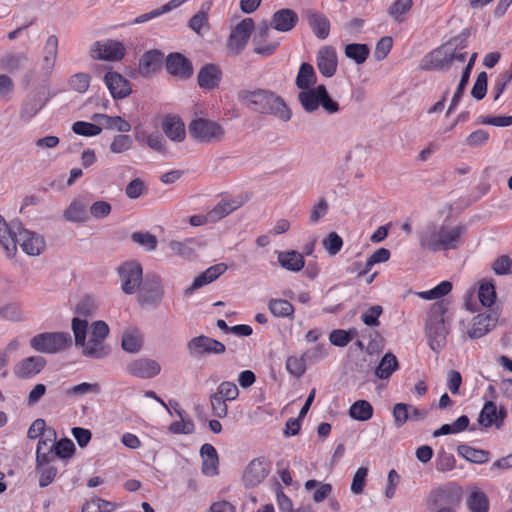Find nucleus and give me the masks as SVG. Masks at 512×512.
Segmentation results:
<instances>
[{"instance_id":"obj_1","label":"nucleus","mask_w":512,"mask_h":512,"mask_svg":"<svg viewBox=\"0 0 512 512\" xmlns=\"http://www.w3.org/2000/svg\"><path fill=\"white\" fill-rule=\"evenodd\" d=\"M88 322L78 317L72 320V330L75 344L82 347V353L86 357L101 359L110 353V348L105 344L109 334V327L104 321H95L89 331V339L86 341Z\"/></svg>"},{"instance_id":"obj_2","label":"nucleus","mask_w":512,"mask_h":512,"mask_svg":"<svg viewBox=\"0 0 512 512\" xmlns=\"http://www.w3.org/2000/svg\"><path fill=\"white\" fill-rule=\"evenodd\" d=\"M239 99L250 109L271 114L287 122L291 118V111L284 100L275 93L267 90H243L239 92Z\"/></svg>"},{"instance_id":"obj_3","label":"nucleus","mask_w":512,"mask_h":512,"mask_svg":"<svg viewBox=\"0 0 512 512\" xmlns=\"http://www.w3.org/2000/svg\"><path fill=\"white\" fill-rule=\"evenodd\" d=\"M464 231V226H431L423 234L421 244L432 251L456 249Z\"/></svg>"},{"instance_id":"obj_4","label":"nucleus","mask_w":512,"mask_h":512,"mask_svg":"<svg viewBox=\"0 0 512 512\" xmlns=\"http://www.w3.org/2000/svg\"><path fill=\"white\" fill-rule=\"evenodd\" d=\"M446 308L443 303L432 305L425 325V332L430 348L439 352L446 344V336L449 333V324L445 321Z\"/></svg>"},{"instance_id":"obj_5","label":"nucleus","mask_w":512,"mask_h":512,"mask_svg":"<svg viewBox=\"0 0 512 512\" xmlns=\"http://www.w3.org/2000/svg\"><path fill=\"white\" fill-rule=\"evenodd\" d=\"M298 100L303 109L312 113L321 107L326 113L334 114L340 109L337 101L331 98L324 85H318L299 92Z\"/></svg>"},{"instance_id":"obj_6","label":"nucleus","mask_w":512,"mask_h":512,"mask_svg":"<svg viewBox=\"0 0 512 512\" xmlns=\"http://www.w3.org/2000/svg\"><path fill=\"white\" fill-rule=\"evenodd\" d=\"M462 487L456 482H447L432 489L427 497L430 507H451L455 509L462 500Z\"/></svg>"},{"instance_id":"obj_7","label":"nucleus","mask_w":512,"mask_h":512,"mask_svg":"<svg viewBox=\"0 0 512 512\" xmlns=\"http://www.w3.org/2000/svg\"><path fill=\"white\" fill-rule=\"evenodd\" d=\"M72 343L71 335L67 332H44L35 335L30 340L33 350L45 354H55Z\"/></svg>"},{"instance_id":"obj_8","label":"nucleus","mask_w":512,"mask_h":512,"mask_svg":"<svg viewBox=\"0 0 512 512\" xmlns=\"http://www.w3.org/2000/svg\"><path fill=\"white\" fill-rule=\"evenodd\" d=\"M190 136L202 143L221 141L225 135L223 127L206 118H196L188 126Z\"/></svg>"},{"instance_id":"obj_9","label":"nucleus","mask_w":512,"mask_h":512,"mask_svg":"<svg viewBox=\"0 0 512 512\" xmlns=\"http://www.w3.org/2000/svg\"><path fill=\"white\" fill-rule=\"evenodd\" d=\"M122 291L127 295H132L142 286L143 270L141 264L136 260H130L122 263L117 268Z\"/></svg>"},{"instance_id":"obj_10","label":"nucleus","mask_w":512,"mask_h":512,"mask_svg":"<svg viewBox=\"0 0 512 512\" xmlns=\"http://www.w3.org/2000/svg\"><path fill=\"white\" fill-rule=\"evenodd\" d=\"M272 463L264 457L252 459L242 473V482L246 488H254L260 485L271 472Z\"/></svg>"},{"instance_id":"obj_11","label":"nucleus","mask_w":512,"mask_h":512,"mask_svg":"<svg viewBox=\"0 0 512 512\" xmlns=\"http://www.w3.org/2000/svg\"><path fill=\"white\" fill-rule=\"evenodd\" d=\"M255 28L252 18H244L231 31L227 40V49L233 55L240 54L248 43Z\"/></svg>"},{"instance_id":"obj_12","label":"nucleus","mask_w":512,"mask_h":512,"mask_svg":"<svg viewBox=\"0 0 512 512\" xmlns=\"http://www.w3.org/2000/svg\"><path fill=\"white\" fill-rule=\"evenodd\" d=\"M164 296V289L159 276H147L138 289V301L141 305L157 306Z\"/></svg>"},{"instance_id":"obj_13","label":"nucleus","mask_w":512,"mask_h":512,"mask_svg":"<svg viewBox=\"0 0 512 512\" xmlns=\"http://www.w3.org/2000/svg\"><path fill=\"white\" fill-rule=\"evenodd\" d=\"M90 53L93 59L120 61L125 55V47L119 41L107 39L94 42Z\"/></svg>"},{"instance_id":"obj_14","label":"nucleus","mask_w":512,"mask_h":512,"mask_svg":"<svg viewBox=\"0 0 512 512\" xmlns=\"http://www.w3.org/2000/svg\"><path fill=\"white\" fill-rule=\"evenodd\" d=\"M23 230L21 224L7 223L0 215V245L5 250L7 257L13 258L16 255L20 232Z\"/></svg>"},{"instance_id":"obj_15","label":"nucleus","mask_w":512,"mask_h":512,"mask_svg":"<svg viewBox=\"0 0 512 512\" xmlns=\"http://www.w3.org/2000/svg\"><path fill=\"white\" fill-rule=\"evenodd\" d=\"M453 63L452 48L449 44L440 46L429 54H427L421 61L420 67L424 70H444Z\"/></svg>"},{"instance_id":"obj_16","label":"nucleus","mask_w":512,"mask_h":512,"mask_svg":"<svg viewBox=\"0 0 512 512\" xmlns=\"http://www.w3.org/2000/svg\"><path fill=\"white\" fill-rule=\"evenodd\" d=\"M187 349L192 356H202L204 354H223L226 347L222 342L216 339L200 335L193 337L187 343Z\"/></svg>"},{"instance_id":"obj_17","label":"nucleus","mask_w":512,"mask_h":512,"mask_svg":"<svg viewBox=\"0 0 512 512\" xmlns=\"http://www.w3.org/2000/svg\"><path fill=\"white\" fill-rule=\"evenodd\" d=\"M126 370L131 376L141 379H150L160 373L161 366L153 359L138 358L128 363Z\"/></svg>"},{"instance_id":"obj_18","label":"nucleus","mask_w":512,"mask_h":512,"mask_svg":"<svg viewBox=\"0 0 512 512\" xmlns=\"http://www.w3.org/2000/svg\"><path fill=\"white\" fill-rule=\"evenodd\" d=\"M316 64L319 72L324 77H332L336 73L338 65L335 48L332 46L320 48L316 56Z\"/></svg>"},{"instance_id":"obj_19","label":"nucleus","mask_w":512,"mask_h":512,"mask_svg":"<svg viewBox=\"0 0 512 512\" xmlns=\"http://www.w3.org/2000/svg\"><path fill=\"white\" fill-rule=\"evenodd\" d=\"M46 365L42 356H30L19 361L14 367V374L20 379H29L39 374Z\"/></svg>"},{"instance_id":"obj_20","label":"nucleus","mask_w":512,"mask_h":512,"mask_svg":"<svg viewBox=\"0 0 512 512\" xmlns=\"http://www.w3.org/2000/svg\"><path fill=\"white\" fill-rule=\"evenodd\" d=\"M166 69L169 74L187 79L193 74L192 63L181 53H171L166 59Z\"/></svg>"},{"instance_id":"obj_21","label":"nucleus","mask_w":512,"mask_h":512,"mask_svg":"<svg viewBox=\"0 0 512 512\" xmlns=\"http://www.w3.org/2000/svg\"><path fill=\"white\" fill-rule=\"evenodd\" d=\"M104 82L114 99L126 98L131 93L129 81L117 72H107Z\"/></svg>"},{"instance_id":"obj_22","label":"nucleus","mask_w":512,"mask_h":512,"mask_svg":"<svg viewBox=\"0 0 512 512\" xmlns=\"http://www.w3.org/2000/svg\"><path fill=\"white\" fill-rule=\"evenodd\" d=\"M298 23L297 13L289 8L276 11L271 18L270 27L279 32H289Z\"/></svg>"},{"instance_id":"obj_23","label":"nucleus","mask_w":512,"mask_h":512,"mask_svg":"<svg viewBox=\"0 0 512 512\" xmlns=\"http://www.w3.org/2000/svg\"><path fill=\"white\" fill-rule=\"evenodd\" d=\"M506 416V411L501 408L497 410V406L494 402L488 401L484 404L478 422L481 426L488 428L495 425L497 428L501 427Z\"/></svg>"},{"instance_id":"obj_24","label":"nucleus","mask_w":512,"mask_h":512,"mask_svg":"<svg viewBox=\"0 0 512 512\" xmlns=\"http://www.w3.org/2000/svg\"><path fill=\"white\" fill-rule=\"evenodd\" d=\"M18 244L30 256L39 255L45 248L43 237L26 229L20 232Z\"/></svg>"},{"instance_id":"obj_25","label":"nucleus","mask_w":512,"mask_h":512,"mask_svg":"<svg viewBox=\"0 0 512 512\" xmlns=\"http://www.w3.org/2000/svg\"><path fill=\"white\" fill-rule=\"evenodd\" d=\"M242 197L236 198H223L217 205L208 212L210 221H219L228 216L233 211L237 210L244 204Z\"/></svg>"},{"instance_id":"obj_26","label":"nucleus","mask_w":512,"mask_h":512,"mask_svg":"<svg viewBox=\"0 0 512 512\" xmlns=\"http://www.w3.org/2000/svg\"><path fill=\"white\" fill-rule=\"evenodd\" d=\"M306 20L318 39L324 40L329 36L330 21L324 14L314 10H308L306 12Z\"/></svg>"},{"instance_id":"obj_27","label":"nucleus","mask_w":512,"mask_h":512,"mask_svg":"<svg viewBox=\"0 0 512 512\" xmlns=\"http://www.w3.org/2000/svg\"><path fill=\"white\" fill-rule=\"evenodd\" d=\"M58 54V38L51 35L47 38L44 49L41 69L45 75H50L54 69Z\"/></svg>"},{"instance_id":"obj_28","label":"nucleus","mask_w":512,"mask_h":512,"mask_svg":"<svg viewBox=\"0 0 512 512\" xmlns=\"http://www.w3.org/2000/svg\"><path fill=\"white\" fill-rule=\"evenodd\" d=\"M494 327V320L489 314H478L473 317L471 327L467 335L471 339H479L485 336Z\"/></svg>"},{"instance_id":"obj_29","label":"nucleus","mask_w":512,"mask_h":512,"mask_svg":"<svg viewBox=\"0 0 512 512\" xmlns=\"http://www.w3.org/2000/svg\"><path fill=\"white\" fill-rule=\"evenodd\" d=\"M202 462V473L208 476L218 474L219 458L215 447L212 444L205 443L200 449Z\"/></svg>"},{"instance_id":"obj_30","label":"nucleus","mask_w":512,"mask_h":512,"mask_svg":"<svg viewBox=\"0 0 512 512\" xmlns=\"http://www.w3.org/2000/svg\"><path fill=\"white\" fill-rule=\"evenodd\" d=\"M198 84L202 89L211 90L218 86L221 71L214 64L205 65L198 73Z\"/></svg>"},{"instance_id":"obj_31","label":"nucleus","mask_w":512,"mask_h":512,"mask_svg":"<svg viewBox=\"0 0 512 512\" xmlns=\"http://www.w3.org/2000/svg\"><path fill=\"white\" fill-rule=\"evenodd\" d=\"M162 128L165 135L172 141L181 142L185 138V126L179 117L166 116L163 120Z\"/></svg>"},{"instance_id":"obj_32","label":"nucleus","mask_w":512,"mask_h":512,"mask_svg":"<svg viewBox=\"0 0 512 512\" xmlns=\"http://www.w3.org/2000/svg\"><path fill=\"white\" fill-rule=\"evenodd\" d=\"M278 262L284 269L292 272L301 271L305 265L304 255L295 250L279 252Z\"/></svg>"},{"instance_id":"obj_33","label":"nucleus","mask_w":512,"mask_h":512,"mask_svg":"<svg viewBox=\"0 0 512 512\" xmlns=\"http://www.w3.org/2000/svg\"><path fill=\"white\" fill-rule=\"evenodd\" d=\"M466 505L470 512H489L490 509L487 495L476 487L469 492Z\"/></svg>"},{"instance_id":"obj_34","label":"nucleus","mask_w":512,"mask_h":512,"mask_svg":"<svg viewBox=\"0 0 512 512\" xmlns=\"http://www.w3.org/2000/svg\"><path fill=\"white\" fill-rule=\"evenodd\" d=\"M92 119L98 122L106 129L117 130L122 133H128L131 130L130 123L120 116H109L107 114H95Z\"/></svg>"},{"instance_id":"obj_35","label":"nucleus","mask_w":512,"mask_h":512,"mask_svg":"<svg viewBox=\"0 0 512 512\" xmlns=\"http://www.w3.org/2000/svg\"><path fill=\"white\" fill-rule=\"evenodd\" d=\"M163 54L157 50H150L143 54L139 61V70L142 75H150L158 70L162 63Z\"/></svg>"},{"instance_id":"obj_36","label":"nucleus","mask_w":512,"mask_h":512,"mask_svg":"<svg viewBox=\"0 0 512 512\" xmlns=\"http://www.w3.org/2000/svg\"><path fill=\"white\" fill-rule=\"evenodd\" d=\"M317 82V75L310 63H302L296 76L295 84L302 91L314 87Z\"/></svg>"},{"instance_id":"obj_37","label":"nucleus","mask_w":512,"mask_h":512,"mask_svg":"<svg viewBox=\"0 0 512 512\" xmlns=\"http://www.w3.org/2000/svg\"><path fill=\"white\" fill-rule=\"evenodd\" d=\"M458 454L469 462L483 464L489 460L490 453L483 449H477L467 444L458 446Z\"/></svg>"},{"instance_id":"obj_38","label":"nucleus","mask_w":512,"mask_h":512,"mask_svg":"<svg viewBox=\"0 0 512 512\" xmlns=\"http://www.w3.org/2000/svg\"><path fill=\"white\" fill-rule=\"evenodd\" d=\"M268 309L271 314L277 318H290L294 317V306L285 299L272 298L268 302Z\"/></svg>"},{"instance_id":"obj_39","label":"nucleus","mask_w":512,"mask_h":512,"mask_svg":"<svg viewBox=\"0 0 512 512\" xmlns=\"http://www.w3.org/2000/svg\"><path fill=\"white\" fill-rule=\"evenodd\" d=\"M476 59V53L472 54L468 64L466 65L463 73H462V76H461V80L458 84V87L454 93V96L452 98V101H451V104L448 108V113H451L453 111V109L456 108V106L458 105L461 97L463 96V93H464V90H465V87L469 81V77H470V73H471V70L473 68V65H474V61Z\"/></svg>"},{"instance_id":"obj_40","label":"nucleus","mask_w":512,"mask_h":512,"mask_svg":"<svg viewBox=\"0 0 512 512\" xmlns=\"http://www.w3.org/2000/svg\"><path fill=\"white\" fill-rule=\"evenodd\" d=\"M56 457L52 445L48 446V439H40L36 449V468L50 465Z\"/></svg>"},{"instance_id":"obj_41","label":"nucleus","mask_w":512,"mask_h":512,"mask_svg":"<svg viewBox=\"0 0 512 512\" xmlns=\"http://www.w3.org/2000/svg\"><path fill=\"white\" fill-rule=\"evenodd\" d=\"M398 360L390 352L386 353L375 370V375L380 379H388L398 369Z\"/></svg>"},{"instance_id":"obj_42","label":"nucleus","mask_w":512,"mask_h":512,"mask_svg":"<svg viewBox=\"0 0 512 512\" xmlns=\"http://www.w3.org/2000/svg\"><path fill=\"white\" fill-rule=\"evenodd\" d=\"M373 406L367 400H357L349 408V415L357 421H367L373 416Z\"/></svg>"},{"instance_id":"obj_43","label":"nucleus","mask_w":512,"mask_h":512,"mask_svg":"<svg viewBox=\"0 0 512 512\" xmlns=\"http://www.w3.org/2000/svg\"><path fill=\"white\" fill-rule=\"evenodd\" d=\"M143 344L142 334L137 329H129L123 333L122 348L129 353L138 352Z\"/></svg>"},{"instance_id":"obj_44","label":"nucleus","mask_w":512,"mask_h":512,"mask_svg":"<svg viewBox=\"0 0 512 512\" xmlns=\"http://www.w3.org/2000/svg\"><path fill=\"white\" fill-rule=\"evenodd\" d=\"M370 54V49L366 44L352 43L345 47V55L352 59L356 64H363Z\"/></svg>"},{"instance_id":"obj_45","label":"nucleus","mask_w":512,"mask_h":512,"mask_svg":"<svg viewBox=\"0 0 512 512\" xmlns=\"http://www.w3.org/2000/svg\"><path fill=\"white\" fill-rule=\"evenodd\" d=\"M44 106L36 96L27 97L20 110V118L29 122Z\"/></svg>"},{"instance_id":"obj_46","label":"nucleus","mask_w":512,"mask_h":512,"mask_svg":"<svg viewBox=\"0 0 512 512\" xmlns=\"http://www.w3.org/2000/svg\"><path fill=\"white\" fill-rule=\"evenodd\" d=\"M176 413L180 420L174 421L169 426V431L173 434H191L194 431V423L190 418H185L187 414L184 410L178 409Z\"/></svg>"},{"instance_id":"obj_47","label":"nucleus","mask_w":512,"mask_h":512,"mask_svg":"<svg viewBox=\"0 0 512 512\" xmlns=\"http://www.w3.org/2000/svg\"><path fill=\"white\" fill-rule=\"evenodd\" d=\"M413 5V0H395L388 9V14L396 21L403 22L404 15L408 13Z\"/></svg>"},{"instance_id":"obj_48","label":"nucleus","mask_w":512,"mask_h":512,"mask_svg":"<svg viewBox=\"0 0 512 512\" xmlns=\"http://www.w3.org/2000/svg\"><path fill=\"white\" fill-rule=\"evenodd\" d=\"M478 298L483 306L491 307L496 300L494 285L489 281L482 282L479 286Z\"/></svg>"},{"instance_id":"obj_49","label":"nucleus","mask_w":512,"mask_h":512,"mask_svg":"<svg viewBox=\"0 0 512 512\" xmlns=\"http://www.w3.org/2000/svg\"><path fill=\"white\" fill-rule=\"evenodd\" d=\"M451 290L452 283L445 280L430 290L418 293V295L425 300H434L446 296Z\"/></svg>"},{"instance_id":"obj_50","label":"nucleus","mask_w":512,"mask_h":512,"mask_svg":"<svg viewBox=\"0 0 512 512\" xmlns=\"http://www.w3.org/2000/svg\"><path fill=\"white\" fill-rule=\"evenodd\" d=\"M64 216L69 221H85L87 219L86 206L79 201H74L65 210Z\"/></svg>"},{"instance_id":"obj_51","label":"nucleus","mask_w":512,"mask_h":512,"mask_svg":"<svg viewBox=\"0 0 512 512\" xmlns=\"http://www.w3.org/2000/svg\"><path fill=\"white\" fill-rule=\"evenodd\" d=\"M356 330L335 329L329 335V340L334 346L345 347L355 337Z\"/></svg>"},{"instance_id":"obj_52","label":"nucleus","mask_w":512,"mask_h":512,"mask_svg":"<svg viewBox=\"0 0 512 512\" xmlns=\"http://www.w3.org/2000/svg\"><path fill=\"white\" fill-rule=\"evenodd\" d=\"M72 130L75 134L81 136H97L102 132V128L99 125L85 122V121H77L73 124Z\"/></svg>"},{"instance_id":"obj_53","label":"nucleus","mask_w":512,"mask_h":512,"mask_svg":"<svg viewBox=\"0 0 512 512\" xmlns=\"http://www.w3.org/2000/svg\"><path fill=\"white\" fill-rule=\"evenodd\" d=\"M133 145V139L128 134H119L116 135L111 144L110 151L116 154H120L131 149Z\"/></svg>"},{"instance_id":"obj_54","label":"nucleus","mask_w":512,"mask_h":512,"mask_svg":"<svg viewBox=\"0 0 512 512\" xmlns=\"http://www.w3.org/2000/svg\"><path fill=\"white\" fill-rule=\"evenodd\" d=\"M322 245L329 255H336L343 246L342 238L336 232H330L323 240Z\"/></svg>"},{"instance_id":"obj_55","label":"nucleus","mask_w":512,"mask_h":512,"mask_svg":"<svg viewBox=\"0 0 512 512\" xmlns=\"http://www.w3.org/2000/svg\"><path fill=\"white\" fill-rule=\"evenodd\" d=\"M390 251L386 248H379L377 249L366 261L365 267L361 274L368 273L371 268L378 263H384L389 260L390 258Z\"/></svg>"},{"instance_id":"obj_56","label":"nucleus","mask_w":512,"mask_h":512,"mask_svg":"<svg viewBox=\"0 0 512 512\" xmlns=\"http://www.w3.org/2000/svg\"><path fill=\"white\" fill-rule=\"evenodd\" d=\"M57 457L62 459L70 458L75 452L72 440L64 438L52 445Z\"/></svg>"},{"instance_id":"obj_57","label":"nucleus","mask_w":512,"mask_h":512,"mask_svg":"<svg viewBox=\"0 0 512 512\" xmlns=\"http://www.w3.org/2000/svg\"><path fill=\"white\" fill-rule=\"evenodd\" d=\"M132 240L145 247L148 251H153L157 247V238L149 232H134L131 236Z\"/></svg>"},{"instance_id":"obj_58","label":"nucleus","mask_w":512,"mask_h":512,"mask_svg":"<svg viewBox=\"0 0 512 512\" xmlns=\"http://www.w3.org/2000/svg\"><path fill=\"white\" fill-rule=\"evenodd\" d=\"M286 369L293 376L299 378L306 371V363L303 357L290 356L286 360Z\"/></svg>"},{"instance_id":"obj_59","label":"nucleus","mask_w":512,"mask_h":512,"mask_svg":"<svg viewBox=\"0 0 512 512\" xmlns=\"http://www.w3.org/2000/svg\"><path fill=\"white\" fill-rule=\"evenodd\" d=\"M383 313V308L380 305H374L369 307L365 312L361 315V320L367 326L374 327L379 326V317Z\"/></svg>"},{"instance_id":"obj_60","label":"nucleus","mask_w":512,"mask_h":512,"mask_svg":"<svg viewBox=\"0 0 512 512\" xmlns=\"http://www.w3.org/2000/svg\"><path fill=\"white\" fill-rule=\"evenodd\" d=\"M226 401V399H224L221 395H218L216 392L210 396L212 412L216 417L224 418L227 416L228 406Z\"/></svg>"},{"instance_id":"obj_61","label":"nucleus","mask_w":512,"mask_h":512,"mask_svg":"<svg viewBox=\"0 0 512 512\" xmlns=\"http://www.w3.org/2000/svg\"><path fill=\"white\" fill-rule=\"evenodd\" d=\"M392 415L394 425L397 428L402 427L409 420V405L405 403H396L393 407Z\"/></svg>"},{"instance_id":"obj_62","label":"nucleus","mask_w":512,"mask_h":512,"mask_svg":"<svg viewBox=\"0 0 512 512\" xmlns=\"http://www.w3.org/2000/svg\"><path fill=\"white\" fill-rule=\"evenodd\" d=\"M218 395H221L227 401L236 400L239 396V389L235 383L224 381L217 388Z\"/></svg>"},{"instance_id":"obj_63","label":"nucleus","mask_w":512,"mask_h":512,"mask_svg":"<svg viewBox=\"0 0 512 512\" xmlns=\"http://www.w3.org/2000/svg\"><path fill=\"white\" fill-rule=\"evenodd\" d=\"M69 85L73 90L84 93L89 88L90 76L86 73H77L70 78Z\"/></svg>"},{"instance_id":"obj_64","label":"nucleus","mask_w":512,"mask_h":512,"mask_svg":"<svg viewBox=\"0 0 512 512\" xmlns=\"http://www.w3.org/2000/svg\"><path fill=\"white\" fill-rule=\"evenodd\" d=\"M456 466L454 456L447 452L439 453L436 459V469L439 472L452 471Z\"/></svg>"}]
</instances>
